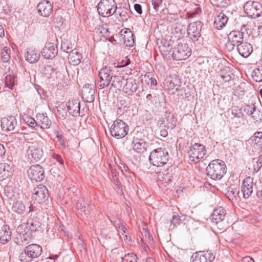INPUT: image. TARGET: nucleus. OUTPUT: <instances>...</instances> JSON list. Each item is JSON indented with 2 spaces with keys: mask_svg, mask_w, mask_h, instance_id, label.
I'll use <instances>...</instances> for the list:
<instances>
[{
  "mask_svg": "<svg viewBox=\"0 0 262 262\" xmlns=\"http://www.w3.org/2000/svg\"><path fill=\"white\" fill-rule=\"evenodd\" d=\"M162 43L163 45L159 47L160 51L163 56L168 60H185L191 55V49L185 42H179L174 48H172L169 41L164 40Z\"/></svg>",
  "mask_w": 262,
  "mask_h": 262,
  "instance_id": "obj_1",
  "label": "nucleus"
},
{
  "mask_svg": "<svg viewBox=\"0 0 262 262\" xmlns=\"http://www.w3.org/2000/svg\"><path fill=\"white\" fill-rule=\"evenodd\" d=\"M207 174L211 179L220 180L223 177L227 171L225 162L221 160L211 161L206 169Z\"/></svg>",
  "mask_w": 262,
  "mask_h": 262,
  "instance_id": "obj_2",
  "label": "nucleus"
},
{
  "mask_svg": "<svg viewBox=\"0 0 262 262\" xmlns=\"http://www.w3.org/2000/svg\"><path fill=\"white\" fill-rule=\"evenodd\" d=\"M169 159L168 151L163 148H158L152 150L150 154L149 160L154 166L159 167L166 164Z\"/></svg>",
  "mask_w": 262,
  "mask_h": 262,
  "instance_id": "obj_3",
  "label": "nucleus"
},
{
  "mask_svg": "<svg viewBox=\"0 0 262 262\" xmlns=\"http://www.w3.org/2000/svg\"><path fill=\"white\" fill-rule=\"evenodd\" d=\"M118 9L115 0H101L97 6V11L102 17L113 15Z\"/></svg>",
  "mask_w": 262,
  "mask_h": 262,
  "instance_id": "obj_4",
  "label": "nucleus"
},
{
  "mask_svg": "<svg viewBox=\"0 0 262 262\" xmlns=\"http://www.w3.org/2000/svg\"><path fill=\"white\" fill-rule=\"evenodd\" d=\"M42 248L37 244H31L26 247L20 254V260L21 262H30L33 258L40 255Z\"/></svg>",
  "mask_w": 262,
  "mask_h": 262,
  "instance_id": "obj_5",
  "label": "nucleus"
},
{
  "mask_svg": "<svg viewBox=\"0 0 262 262\" xmlns=\"http://www.w3.org/2000/svg\"><path fill=\"white\" fill-rule=\"evenodd\" d=\"M250 26L248 24L242 25L241 31L234 30L231 31L228 35V41L227 46L230 50L233 49L234 46L243 42L244 31L250 30Z\"/></svg>",
  "mask_w": 262,
  "mask_h": 262,
  "instance_id": "obj_6",
  "label": "nucleus"
},
{
  "mask_svg": "<svg viewBox=\"0 0 262 262\" xmlns=\"http://www.w3.org/2000/svg\"><path fill=\"white\" fill-rule=\"evenodd\" d=\"M190 161L197 163L204 158L206 154L205 146L201 143H194L189 147L188 152Z\"/></svg>",
  "mask_w": 262,
  "mask_h": 262,
  "instance_id": "obj_7",
  "label": "nucleus"
},
{
  "mask_svg": "<svg viewBox=\"0 0 262 262\" xmlns=\"http://www.w3.org/2000/svg\"><path fill=\"white\" fill-rule=\"evenodd\" d=\"M245 13L249 17L256 18L262 14V5L258 2L249 1L244 5Z\"/></svg>",
  "mask_w": 262,
  "mask_h": 262,
  "instance_id": "obj_8",
  "label": "nucleus"
},
{
  "mask_svg": "<svg viewBox=\"0 0 262 262\" xmlns=\"http://www.w3.org/2000/svg\"><path fill=\"white\" fill-rule=\"evenodd\" d=\"M113 76V72L110 67L105 66L101 68L99 72L98 75V88L102 89L108 86L111 84Z\"/></svg>",
  "mask_w": 262,
  "mask_h": 262,
  "instance_id": "obj_9",
  "label": "nucleus"
},
{
  "mask_svg": "<svg viewBox=\"0 0 262 262\" xmlns=\"http://www.w3.org/2000/svg\"><path fill=\"white\" fill-rule=\"evenodd\" d=\"M128 131V125L121 120H115L111 128L112 136L117 139L125 137L127 134Z\"/></svg>",
  "mask_w": 262,
  "mask_h": 262,
  "instance_id": "obj_10",
  "label": "nucleus"
},
{
  "mask_svg": "<svg viewBox=\"0 0 262 262\" xmlns=\"http://www.w3.org/2000/svg\"><path fill=\"white\" fill-rule=\"evenodd\" d=\"M203 23L201 21H196L190 23L187 27V35L188 37L193 41L198 40L201 36L200 32L203 26Z\"/></svg>",
  "mask_w": 262,
  "mask_h": 262,
  "instance_id": "obj_11",
  "label": "nucleus"
},
{
  "mask_svg": "<svg viewBox=\"0 0 262 262\" xmlns=\"http://www.w3.org/2000/svg\"><path fill=\"white\" fill-rule=\"evenodd\" d=\"M48 190L44 185H38L33 189L32 198L37 203L44 202L48 199Z\"/></svg>",
  "mask_w": 262,
  "mask_h": 262,
  "instance_id": "obj_12",
  "label": "nucleus"
},
{
  "mask_svg": "<svg viewBox=\"0 0 262 262\" xmlns=\"http://www.w3.org/2000/svg\"><path fill=\"white\" fill-rule=\"evenodd\" d=\"M28 176L32 180L40 181L45 178L43 168L39 165H34L30 167L27 171Z\"/></svg>",
  "mask_w": 262,
  "mask_h": 262,
  "instance_id": "obj_13",
  "label": "nucleus"
},
{
  "mask_svg": "<svg viewBox=\"0 0 262 262\" xmlns=\"http://www.w3.org/2000/svg\"><path fill=\"white\" fill-rule=\"evenodd\" d=\"M1 123L2 129L6 132L14 130L17 125L16 118L13 116H8L2 118Z\"/></svg>",
  "mask_w": 262,
  "mask_h": 262,
  "instance_id": "obj_14",
  "label": "nucleus"
},
{
  "mask_svg": "<svg viewBox=\"0 0 262 262\" xmlns=\"http://www.w3.org/2000/svg\"><path fill=\"white\" fill-rule=\"evenodd\" d=\"M214 258L213 253L207 251L196 252L191 257V262H212Z\"/></svg>",
  "mask_w": 262,
  "mask_h": 262,
  "instance_id": "obj_15",
  "label": "nucleus"
},
{
  "mask_svg": "<svg viewBox=\"0 0 262 262\" xmlns=\"http://www.w3.org/2000/svg\"><path fill=\"white\" fill-rule=\"evenodd\" d=\"M58 53V49L56 45L52 42L46 43L41 51L42 56L46 59H51L54 58Z\"/></svg>",
  "mask_w": 262,
  "mask_h": 262,
  "instance_id": "obj_16",
  "label": "nucleus"
},
{
  "mask_svg": "<svg viewBox=\"0 0 262 262\" xmlns=\"http://www.w3.org/2000/svg\"><path fill=\"white\" fill-rule=\"evenodd\" d=\"M43 155V151L37 145L29 146L27 150V156L31 161L39 160Z\"/></svg>",
  "mask_w": 262,
  "mask_h": 262,
  "instance_id": "obj_17",
  "label": "nucleus"
},
{
  "mask_svg": "<svg viewBox=\"0 0 262 262\" xmlns=\"http://www.w3.org/2000/svg\"><path fill=\"white\" fill-rule=\"evenodd\" d=\"M138 83L137 81L133 78L126 79L123 88V92L128 95H133L138 89Z\"/></svg>",
  "mask_w": 262,
  "mask_h": 262,
  "instance_id": "obj_18",
  "label": "nucleus"
},
{
  "mask_svg": "<svg viewBox=\"0 0 262 262\" xmlns=\"http://www.w3.org/2000/svg\"><path fill=\"white\" fill-rule=\"evenodd\" d=\"M253 179L250 177L246 178L243 182L241 187V192L244 198H248L253 192Z\"/></svg>",
  "mask_w": 262,
  "mask_h": 262,
  "instance_id": "obj_19",
  "label": "nucleus"
},
{
  "mask_svg": "<svg viewBox=\"0 0 262 262\" xmlns=\"http://www.w3.org/2000/svg\"><path fill=\"white\" fill-rule=\"evenodd\" d=\"M52 8L50 2L46 0L40 2L37 7L39 14L43 17L49 16L52 11Z\"/></svg>",
  "mask_w": 262,
  "mask_h": 262,
  "instance_id": "obj_20",
  "label": "nucleus"
},
{
  "mask_svg": "<svg viewBox=\"0 0 262 262\" xmlns=\"http://www.w3.org/2000/svg\"><path fill=\"white\" fill-rule=\"evenodd\" d=\"M133 149L139 154H143L146 151L147 143L142 139L134 138L132 141Z\"/></svg>",
  "mask_w": 262,
  "mask_h": 262,
  "instance_id": "obj_21",
  "label": "nucleus"
},
{
  "mask_svg": "<svg viewBox=\"0 0 262 262\" xmlns=\"http://www.w3.org/2000/svg\"><path fill=\"white\" fill-rule=\"evenodd\" d=\"M238 53L244 58L249 57L253 52L252 46L247 42H242L237 45Z\"/></svg>",
  "mask_w": 262,
  "mask_h": 262,
  "instance_id": "obj_22",
  "label": "nucleus"
},
{
  "mask_svg": "<svg viewBox=\"0 0 262 262\" xmlns=\"http://www.w3.org/2000/svg\"><path fill=\"white\" fill-rule=\"evenodd\" d=\"M40 56L39 52L33 48H27L25 53V59L30 63L37 62Z\"/></svg>",
  "mask_w": 262,
  "mask_h": 262,
  "instance_id": "obj_23",
  "label": "nucleus"
},
{
  "mask_svg": "<svg viewBox=\"0 0 262 262\" xmlns=\"http://www.w3.org/2000/svg\"><path fill=\"white\" fill-rule=\"evenodd\" d=\"M82 97L86 101L93 102L95 99V90L92 85L88 84L83 88L82 90Z\"/></svg>",
  "mask_w": 262,
  "mask_h": 262,
  "instance_id": "obj_24",
  "label": "nucleus"
},
{
  "mask_svg": "<svg viewBox=\"0 0 262 262\" xmlns=\"http://www.w3.org/2000/svg\"><path fill=\"white\" fill-rule=\"evenodd\" d=\"M67 106L69 114L73 116L80 115V102L78 99L69 100Z\"/></svg>",
  "mask_w": 262,
  "mask_h": 262,
  "instance_id": "obj_25",
  "label": "nucleus"
},
{
  "mask_svg": "<svg viewBox=\"0 0 262 262\" xmlns=\"http://www.w3.org/2000/svg\"><path fill=\"white\" fill-rule=\"evenodd\" d=\"M225 215V210L222 207H220L213 210L210 219L212 222L217 224L224 220Z\"/></svg>",
  "mask_w": 262,
  "mask_h": 262,
  "instance_id": "obj_26",
  "label": "nucleus"
},
{
  "mask_svg": "<svg viewBox=\"0 0 262 262\" xmlns=\"http://www.w3.org/2000/svg\"><path fill=\"white\" fill-rule=\"evenodd\" d=\"M162 122L168 129H173L176 126L177 120L173 114L166 112Z\"/></svg>",
  "mask_w": 262,
  "mask_h": 262,
  "instance_id": "obj_27",
  "label": "nucleus"
},
{
  "mask_svg": "<svg viewBox=\"0 0 262 262\" xmlns=\"http://www.w3.org/2000/svg\"><path fill=\"white\" fill-rule=\"evenodd\" d=\"M11 237V232L9 226L4 225L0 230V243L3 244L7 243Z\"/></svg>",
  "mask_w": 262,
  "mask_h": 262,
  "instance_id": "obj_28",
  "label": "nucleus"
},
{
  "mask_svg": "<svg viewBox=\"0 0 262 262\" xmlns=\"http://www.w3.org/2000/svg\"><path fill=\"white\" fill-rule=\"evenodd\" d=\"M41 128H49L51 121L49 119L46 113H38L36 116Z\"/></svg>",
  "mask_w": 262,
  "mask_h": 262,
  "instance_id": "obj_29",
  "label": "nucleus"
},
{
  "mask_svg": "<svg viewBox=\"0 0 262 262\" xmlns=\"http://www.w3.org/2000/svg\"><path fill=\"white\" fill-rule=\"evenodd\" d=\"M228 20V17L225 14L221 13L215 17L214 26L216 29L221 30L225 26Z\"/></svg>",
  "mask_w": 262,
  "mask_h": 262,
  "instance_id": "obj_30",
  "label": "nucleus"
},
{
  "mask_svg": "<svg viewBox=\"0 0 262 262\" xmlns=\"http://www.w3.org/2000/svg\"><path fill=\"white\" fill-rule=\"evenodd\" d=\"M233 74L229 67H225L220 69L217 76L218 79L224 82H228L231 80Z\"/></svg>",
  "mask_w": 262,
  "mask_h": 262,
  "instance_id": "obj_31",
  "label": "nucleus"
},
{
  "mask_svg": "<svg viewBox=\"0 0 262 262\" xmlns=\"http://www.w3.org/2000/svg\"><path fill=\"white\" fill-rule=\"evenodd\" d=\"M185 26L180 23L177 22L171 25V33L179 39L185 33Z\"/></svg>",
  "mask_w": 262,
  "mask_h": 262,
  "instance_id": "obj_32",
  "label": "nucleus"
},
{
  "mask_svg": "<svg viewBox=\"0 0 262 262\" xmlns=\"http://www.w3.org/2000/svg\"><path fill=\"white\" fill-rule=\"evenodd\" d=\"M77 211L82 216H86L90 212L89 205L83 200H80L77 203Z\"/></svg>",
  "mask_w": 262,
  "mask_h": 262,
  "instance_id": "obj_33",
  "label": "nucleus"
},
{
  "mask_svg": "<svg viewBox=\"0 0 262 262\" xmlns=\"http://www.w3.org/2000/svg\"><path fill=\"white\" fill-rule=\"evenodd\" d=\"M5 75V83L6 86L10 89H12L14 85L15 77L13 74V71L10 70V67L8 68V72H6Z\"/></svg>",
  "mask_w": 262,
  "mask_h": 262,
  "instance_id": "obj_34",
  "label": "nucleus"
},
{
  "mask_svg": "<svg viewBox=\"0 0 262 262\" xmlns=\"http://www.w3.org/2000/svg\"><path fill=\"white\" fill-rule=\"evenodd\" d=\"M81 55L76 49L70 53L68 59L70 64L77 66L81 62Z\"/></svg>",
  "mask_w": 262,
  "mask_h": 262,
  "instance_id": "obj_35",
  "label": "nucleus"
},
{
  "mask_svg": "<svg viewBox=\"0 0 262 262\" xmlns=\"http://www.w3.org/2000/svg\"><path fill=\"white\" fill-rule=\"evenodd\" d=\"M125 80L122 76H114L111 84L112 87L120 90L123 88Z\"/></svg>",
  "mask_w": 262,
  "mask_h": 262,
  "instance_id": "obj_36",
  "label": "nucleus"
},
{
  "mask_svg": "<svg viewBox=\"0 0 262 262\" xmlns=\"http://www.w3.org/2000/svg\"><path fill=\"white\" fill-rule=\"evenodd\" d=\"M10 166L7 163L0 164V180H5L10 176Z\"/></svg>",
  "mask_w": 262,
  "mask_h": 262,
  "instance_id": "obj_37",
  "label": "nucleus"
},
{
  "mask_svg": "<svg viewBox=\"0 0 262 262\" xmlns=\"http://www.w3.org/2000/svg\"><path fill=\"white\" fill-rule=\"evenodd\" d=\"M124 34L123 39L125 46L127 47L133 46L134 40L132 31L129 29H127L124 31Z\"/></svg>",
  "mask_w": 262,
  "mask_h": 262,
  "instance_id": "obj_38",
  "label": "nucleus"
},
{
  "mask_svg": "<svg viewBox=\"0 0 262 262\" xmlns=\"http://www.w3.org/2000/svg\"><path fill=\"white\" fill-rule=\"evenodd\" d=\"M17 239V242H16V243L18 245H21L22 246L26 245L31 242L32 238L31 237V233L25 232V233L22 235H18Z\"/></svg>",
  "mask_w": 262,
  "mask_h": 262,
  "instance_id": "obj_39",
  "label": "nucleus"
},
{
  "mask_svg": "<svg viewBox=\"0 0 262 262\" xmlns=\"http://www.w3.org/2000/svg\"><path fill=\"white\" fill-rule=\"evenodd\" d=\"M239 194V191L238 189L236 188L230 187L228 188L226 195L229 200L233 201L234 200H237V198H240Z\"/></svg>",
  "mask_w": 262,
  "mask_h": 262,
  "instance_id": "obj_40",
  "label": "nucleus"
},
{
  "mask_svg": "<svg viewBox=\"0 0 262 262\" xmlns=\"http://www.w3.org/2000/svg\"><path fill=\"white\" fill-rule=\"evenodd\" d=\"M10 49L7 47H4L0 53V58L4 63H7L9 61L10 58Z\"/></svg>",
  "mask_w": 262,
  "mask_h": 262,
  "instance_id": "obj_41",
  "label": "nucleus"
},
{
  "mask_svg": "<svg viewBox=\"0 0 262 262\" xmlns=\"http://www.w3.org/2000/svg\"><path fill=\"white\" fill-rule=\"evenodd\" d=\"M25 205L21 202H16L13 203L12 209L14 212L21 214L25 212Z\"/></svg>",
  "mask_w": 262,
  "mask_h": 262,
  "instance_id": "obj_42",
  "label": "nucleus"
},
{
  "mask_svg": "<svg viewBox=\"0 0 262 262\" xmlns=\"http://www.w3.org/2000/svg\"><path fill=\"white\" fill-rule=\"evenodd\" d=\"M167 86L169 89H173L176 86H179L180 85V81L177 77H171L168 79L166 81ZM176 90H178V87L176 88Z\"/></svg>",
  "mask_w": 262,
  "mask_h": 262,
  "instance_id": "obj_43",
  "label": "nucleus"
},
{
  "mask_svg": "<svg viewBox=\"0 0 262 262\" xmlns=\"http://www.w3.org/2000/svg\"><path fill=\"white\" fill-rule=\"evenodd\" d=\"M251 76L253 80L256 82L262 81V67L254 69L252 72Z\"/></svg>",
  "mask_w": 262,
  "mask_h": 262,
  "instance_id": "obj_44",
  "label": "nucleus"
},
{
  "mask_svg": "<svg viewBox=\"0 0 262 262\" xmlns=\"http://www.w3.org/2000/svg\"><path fill=\"white\" fill-rule=\"evenodd\" d=\"M243 111L249 116H250L252 114H255L257 113L256 107L253 104H251V105H245L243 107Z\"/></svg>",
  "mask_w": 262,
  "mask_h": 262,
  "instance_id": "obj_45",
  "label": "nucleus"
},
{
  "mask_svg": "<svg viewBox=\"0 0 262 262\" xmlns=\"http://www.w3.org/2000/svg\"><path fill=\"white\" fill-rule=\"evenodd\" d=\"M27 224V232H34L36 231L37 228L39 227L38 224L36 221H33L32 220L28 221L27 223H25Z\"/></svg>",
  "mask_w": 262,
  "mask_h": 262,
  "instance_id": "obj_46",
  "label": "nucleus"
},
{
  "mask_svg": "<svg viewBox=\"0 0 262 262\" xmlns=\"http://www.w3.org/2000/svg\"><path fill=\"white\" fill-rule=\"evenodd\" d=\"M145 81L150 85V86H155L157 85L156 79L151 76V74L145 75L144 77Z\"/></svg>",
  "mask_w": 262,
  "mask_h": 262,
  "instance_id": "obj_47",
  "label": "nucleus"
},
{
  "mask_svg": "<svg viewBox=\"0 0 262 262\" xmlns=\"http://www.w3.org/2000/svg\"><path fill=\"white\" fill-rule=\"evenodd\" d=\"M137 255L134 253L126 254L122 258V262H137Z\"/></svg>",
  "mask_w": 262,
  "mask_h": 262,
  "instance_id": "obj_48",
  "label": "nucleus"
},
{
  "mask_svg": "<svg viewBox=\"0 0 262 262\" xmlns=\"http://www.w3.org/2000/svg\"><path fill=\"white\" fill-rule=\"evenodd\" d=\"M61 49L67 53H71L72 50L71 45L68 41H62L61 43Z\"/></svg>",
  "mask_w": 262,
  "mask_h": 262,
  "instance_id": "obj_49",
  "label": "nucleus"
},
{
  "mask_svg": "<svg viewBox=\"0 0 262 262\" xmlns=\"http://www.w3.org/2000/svg\"><path fill=\"white\" fill-rule=\"evenodd\" d=\"M116 13L119 14L122 19H126L128 16V10L126 8L119 7L118 8Z\"/></svg>",
  "mask_w": 262,
  "mask_h": 262,
  "instance_id": "obj_50",
  "label": "nucleus"
},
{
  "mask_svg": "<svg viewBox=\"0 0 262 262\" xmlns=\"http://www.w3.org/2000/svg\"><path fill=\"white\" fill-rule=\"evenodd\" d=\"M180 217L178 215L174 214L172 216V218L171 220V225L170 226V228L171 229L174 228L177 225L180 224Z\"/></svg>",
  "mask_w": 262,
  "mask_h": 262,
  "instance_id": "obj_51",
  "label": "nucleus"
},
{
  "mask_svg": "<svg viewBox=\"0 0 262 262\" xmlns=\"http://www.w3.org/2000/svg\"><path fill=\"white\" fill-rule=\"evenodd\" d=\"M242 108L239 109V112H237V110L233 108L232 110L231 114L234 117L233 118H236L238 119L242 120L244 119V115L243 113L242 112Z\"/></svg>",
  "mask_w": 262,
  "mask_h": 262,
  "instance_id": "obj_52",
  "label": "nucleus"
},
{
  "mask_svg": "<svg viewBox=\"0 0 262 262\" xmlns=\"http://www.w3.org/2000/svg\"><path fill=\"white\" fill-rule=\"evenodd\" d=\"M27 224H25V223H23L20 225H19L17 229L16 232L19 233V235H22L25 233V232H27Z\"/></svg>",
  "mask_w": 262,
  "mask_h": 262,
  "instance_id": "obj_53",
  "label": "nucleus"
},
{
  "mask_svg": "<svg viewBox=\"0 0 262 262\" xmlns=\"http://www.w3.org/2000/svg\"><path fill=\"white\" fill-rule=\"evenodd\" d=\"M254 140L256 144L262 145V132H256L254 135Z\"/></svg>",
  "mask_w": 262,
  "mask_h": 262,
  "instance_id": "obj_54",
  "label": "nucleus"
},
{
  "mask_svg": "<svg viewBox=\"0 0 262 262\" xmlns=\"http://www.w3.org/2000/svg\"><path fill=\"white\" fill-rule=\"evenodd\" d=\"M100 34H101L102 36H107L110 35V32L108 31V29L107 28L106 25L105 26H103L99 29Z\"/></svg>",
  "mask_w": 262,
  "mask_h": 262,
  "instance_id": "obj_55",
  "label": "nucleus"
},
{
  "mask_svg": "<svg viewBox=\"0 0 262 262\" xmlns=\"http://www.w3.org/2000/svg\"><path fill=\"white\" fill-rule=\"evenodd\" d=\"M232 123L234 124L236 127H238L244 124V119H238L236 118H232Z\"/></svg>",
  "mask_w": 262,
  "mask_h": 262,
  "instance_id": "obj_56",
  "label": "nucleus"
},
{
  "mask_svg": "<svg viewBox=\"0 0 262 262\" xmlns=\"http://www.w3.org/2000/svg\"><path fill=\"white\" fill-rule=\"evenodd\" d=\"M257 113L255 114H252V118L255 122H258L262 119V114H260L259 111H256Z\"/></svg>",
  "mask_w": 262,
  "mask_h": 262,
  "instance_id": "obj_57",
  "label": "nucleus"
},
{
  "mask_svg": "<svg viewBox=\"0 0 262 262\" xmlns=\"http://www.w3.org/2000/svg\"><path fill=\"white\" fill-rule=\"evenodd\" d=\"M52 157L56 161L59 162L60 164L62 165L63 164V160L60 155L56 153H53L52 155Z\"/></svg>",
  "mask_w": 262,
  "mask_h": 262,
  "instance_id": "obj_58",
  "label": "nucleus"
},
{
  "mask_svg": "<svg viewBox=\"0 0 262 262\" xmlns=\"http://www.w3.org/2000/svg\"><path fill=\"white\" fill-rule=\"evenodd\" d=\"M162 0H152V5L156 11H159L160 5L161 4Z\"/></svg>",
  "mask_w": 262,
  "mask_h": 262,
  "instance_id": "obj_59",
  "label": "nucleus"
},
{
  "mask_svg": "<svg viewBox=\"0 0 262 262\" xmlns=\"http://www.w3.org/2000/svg\"><path fill=\"white\" fill-rule=\"evenodd\" d=\"M27 124L31 127H34L37 125L36 121L34 119L31 117H29L27 119V120L26 121Z\"/></svg>",
  "mask_w": 262,
  "mask_h": 262,
  "instance_id": "obj_60",
  "label": "nucleus"
},
{
  "mask_svg": "<svg viewBox=\"0 0 262 262\" xmlns=\"http://www.w3.org/2000/svg\"><path fill=\"white\" fill-rule=\"evenodd\" d=\"M56 138L58 139V141L60 143V145L63 147L66 146V144L64 140L63 139V137L61 135L59 134L58 132L56 133Z\"/></svg>",
  "mask_w": 262,
  "mask_h": 262,
  "instance_id": "obj_61",
  "label": "nucleus"
},
{
  "mask_svg": "<svg viewBox=\"0 0 262 262\" xmlns=\"http://www.w3.org/2000/svg\"><path fill=\"white\" fill-rule=\"evenodd\" d=\"M66 106L67 105H65L64 104L61 103L57 107V111L60 112V113L66 114V111L65 110Z\"/></svg>",
  "mask_w": 262,
  "mask_h": 262,
  "instance_id": "obj_62",
  "label": "nucleus"
},
{
  "mask_svg": "<svg viewBox=\"0 0 262 262\" xmlns=\"http://www.w3.org/2000/svg\"><path fill=\"white\" fill-rule=\"evenodd\" d=\"M111 221L112 223H113V225L115 227L116 229H120V226L123 225V224L122 223V222L120 220H118V221H115L114 222L113 221H112V220H111Z\"/></svg>",
  "mask_w": 262,
  "mask_h": 262,
  "instance_id": "obj_63",
  "label": "nucleus"
},
{
  "mask_svg": "<svg viewBox=\"0 0 262 262\" xmlns=\"http://www.w3.org/2000/svg\"><path fill=\"white\" fill-rule=\"evenodd\" d=\"M134 8L136 11L139 14H141L142 13V7L139 4H136L134 5Z\"/></svg>",
  "mask_w": 262,
  "mask_h": 262,
  "instance_id": "obj_64",
  "label": "nucleus"
}]
</instances>
